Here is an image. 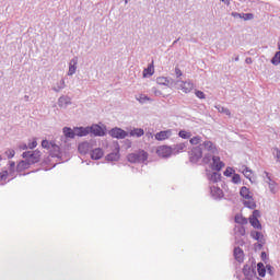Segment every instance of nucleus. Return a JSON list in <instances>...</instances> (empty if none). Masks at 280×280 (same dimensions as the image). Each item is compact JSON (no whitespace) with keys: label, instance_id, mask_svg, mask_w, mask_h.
<instances>
[{"label":"nucleus","instance_id":"obj_36","mask_svg":"<svg viewBox=\"0 0 280 280\" xmlns=\"http://www.w3.org/2000/svg\"><path fill=\"white\" fill-rule=\"evenodd\" d=\"M178 137H180V139H191V131L182 129L178 132Z\"/></svg>","mask_w":280,"mask_h":280},{"label":"nucleus","instance_id":"obj_51","mask_svg":"<svg viewBox=\"0 0 280 280\" xmlns=\"http://www.w3.org/2000/svg\"><path fill=\"white\" fill-rule=\"evenodd\" d=\"M34 151H26L22 153V156L25 159V161H30V158L32 156Z\"/></svg>","mask_w":280,"mask_h":280},{"label":"nucleus","instance_id":"obj_28","mask_svg":"<svg viewBox=\"0 0 280 280\" xmlns=\"http://www.w3.org/2000/svg\"><path fill=\"white\" fill-rule=\"evenodd\" d=\"M129 137H143L145 131L142 128H133L128 132Z\"/></svg>","mask_w":280,"mask_h":280},{"label":"nucleus","instance_id":"obj_45","mask_svg":"<svg viewBox=\"0 0 280 280\" xmlns=\"http://www.w3.org/2000/svg\"><path fill=\"white\" fill-rule=\"evenodd\" d=\"M15 168H16V163L13 161H10L9 162V174H14Z\"/></svg>","mask_w":280,"mask_h":280},{"label":"nucleus","instance_id":"obj_41","mask_svg":"<svg viewBox=\"0 0 280 280\" xmlns=\"http://www.w3.org/2000/svg\"><path fill=\"white\" fill-rule=\"evenodd\" d=\"M232 183H234V185H240V183H242V177L240 176V174H237V173L233 174Z\"/></svg>","mask_w":280,"mask_h":280},{"label":"nucleus","instance_id":"obj_53","mask_svg":"<svg viewBox=\"0 0 280 280\" xmlns=\"http://www.w3.org/2000/svg\"><path fill=\"white\" fill-rule=\"evenodd\" d=\"M219 113H224V115H228V117H231V110L226 107H221V109H219Z\"/></svg>","mask_w":280,"mask_h":280},{"label":"nucleus","instance_id":"obj_64","mask_svg":"<svg viewBox=\"0 0 280 280\" xmlns=\"http://www.w3.org/2000/svg\"><path fill=\"white\" fill-rule=\"evenodd\" d=\"M235 62H240V56L237 55L235 58H234Z\"/></svg>","mask_w":280,"mask_h":280},{"label":"nucleus","instance_id":"obj_2","mask_svg":"<svg viewBox=\"0 0 280 280\" xmlns=\"http://www.w3.org/2000/svg\"><path fill=\"white\" fill-rule=\"evenodd\" d=\"M148 152H145V150H138L133 153H129L127 155V160L129 161V163H145V161H148Z\"/></svg>","mask_w":280,"mask_h":280},{"label":"nucleus","instance_id":"obj_18","mask_svg":"<svg viewBox=\"0 0 280 280\" xmlns=\"http://www.w3.org/2000/svg\"><path fill=\"white\" fill-rule=\"evenodd\" d=\"M28 162L31 165H36V163H40V151L39 150L33 151V153H31Z\"/></svg>","mask_w":280,"mask_h":280},{"label":"nucleus","instance_id":"obj_5","mask_svg":"<svg viewBox=\"0 0 280 280\" xmlns=\"http://www.w3.org/2000/svg\"><path fill=\"white\" fill-rule=\"evenodd\" d=\"M109 137L112 139H126V137H129L128 131L119 128V127H114L108 131Z\"/></svg>","mask_w":280,"mask_h":280},{"label":"nucleus","instance_id":"obj_29","mask_svg":"<svg viewBox=\"0 0 280 280\" xmlns=\"http://www.w3.org/2000/svg\"><path fill=\"white\" fill-rule=\"evenodd\" d=\"M250 237L253 240H255L256 242H264V241H266V238H264V234L261 232L255 231V230L250 232Z\"/></svg>","mask_w":280,"mask_h":280},{"label":"nucleus","instance_id":"obj_43","mask_svg":"<svg viewBox=\"0 0 280 280\" xmlns=\"http://www.w3.org/2000/svg\"><path fill=\"white\" fill-rule=\"evenodd\" d=\"M272 150H273V151H272V154H273L276 161H277L278 163H280V150H279V148H273Z\"/></svg>","mask_w":280,"mask_h":280},{"label":"nucleus","instance_id":"obj_46","mask_svg":"<svg viewBox=\"0 0 280 280\" xmlns=\"http://www.w3.org/2000/svg\"><path fill=\"white\" fill-rule=\"evenodd\" d=\"M195 95H196V97H198L199 100H206V98H207V95L205 94V92H202V91H200V90L195 91Z\"/></svg>","mask_w":280,"mask_h":280},{"label":"nucleus","instance_id":"obj_9","mask_svg":"<svg viewBox=\"0 0 280 280\" xmlns=\"http://www.w3.org/2000/svg\"><path fill=\"white\" fill-rule=\"evenodd\" d=\"M210 194L214 200H222L224 198V191L218 186L210 187Z\"/></svg>","mask_w":280,"mask_h":280},{"label":"nucleus","instance_id":"obj_56","mask_svg":"<svg viewBox=\"0 0 280 280\" xmlns=\"http://www.w3.org/2000/svg\"><path fill=\"white\" fill-rule=\"evenodd\" d=\"M175 75L176 78H180L183 75V71L180 70V68L178 67L175 68Z\"/></svg>","mask_w":280,"mask_h":280},{"label":"nucleus","instance_id":"obj_22","mask_svg":"<svg viewBox=\"0 0 280 280\" xmlns=\"http://www.w3.org/2000/svg\"><path fill=\"white\" fill-rule=\"evenodd\" d=\"M234 259H236L238 264L244 262V249L241 247H234Z\"/></svg>","mask_w":280,"mask_h":280},{"label":"nucleus","instance_id":"obj_40","mask_svg":"<svg viewBox=\"0 0 280 280\" xmlns=\"http://www.w3.org/2000/svg\"><path fill=\"white\" fill-rule=\"evenodd\" d=\"M235 231L237 235H241V237H244V235H246V228H244L243 225L236 226Z\"/></svg>","mask_w":280,"mask_h":280},{"label":"nucleus","instance_id":"obj_24","mask_svg":"<svg viewBox=\"0 0 280 280\" xmlns=\"http://www.w3.org/2000/svg\"><path fill=\"white\" fill-rule=\"evenodd\" d=\"M180 89L184 93H191L194 91V83L191 81H182Z\"/></svg>","mask_w":280,"mask_h":280},{"label":"nucleus","instance_id":"obj_10","mask_svg":"<svg viewBox=\"0 0 280 280\" xmlns=\"http://www.w3.org/2000/svg\"><path fill=\"white\" fill-rule=\"evenodd\" d=\"M187 145H189V142H180L177 144H174L172 148V154H180V152H185L187 150Z\"/></svg>","mask_w":280,"mask_h":280},{"label":"nucleus","instance_id":"obj_39","mask_svg":"<svg viewBox=\"0 0 280 280\" xmlns=\"http://www.w3.org/2000/svg\"><path fill=\"white\" fill-rule=\"evenodd\" d=\"M140 104H145V102H151L152 100L145 95V94H140L139 97L137 98Z\"/></svg>","mask_w":280,"mask_h":280},{"label":"nucleus","instance_id":"obj_14","mask_svg":"<svg viewBox=\"0 0 280 280\" xmlns=\"http://www.w3.org/2000/svg\"><path fill=\"white\" fill-rule=\"evenodd\" d=\"M172 137V129L160 131L155 135L156 141H165V139H170Z\"/></svg>","mask_w":280,"mask_h":280},{"label":"nucleus","instance_id":"obj_11","mask_svg":"<svg viewBox=\"0 0 280 280\" xmlns=\"http://www.w3.org/2000/svg\"><path fill=\"white\" fill-rule=\"evenodd\" d=\"M49 156L52 159H59V161H62V151H60V145L55 144L49 150Z\"/></svg>","mask_w":280,"mask_h":280},{"label":"nucleus","instance_id":"obj_55","mask_svg":"<svg viewBox=\"0 0 280 280\" xmlns=\"http://www.w3.org/2000/svg\"><path fill=\"white\" fill-rule=\"evenodd\" d=\"M260 258H261V261H264L265 264L268 262V254L266 252H261Z\"/></svg>","mask_w":280,"mask_h":280},{"label":"nucleus","instance_id":"obj_31","mask_svg":"<svg viewBox=\"0 0 280 280\" xmlns=\"http://www.w3.org/2000/svg\"><path fill=\"white\" fill-rule=\"evenodd\" d=\"M234 221L236 224H242V226H244V224H248V219H246L242 214H235Z\"/></svg>","mask_w":280,"mask_h":280},{"label":"nucleus","instance_id":"obj_52","mask_svg":"<svg viewBox=\"0 0 280 280\" xmlns=\"http://www.w3.org/2000/svg\"><path fill=\"white\" fill-rule=\"evenodd\" d=\"M265 244H266V241H261V242L255 243L254 246L255 248H258V250H261Z\"/></svg>","mask_w":280,"mask_h":280},{"label":"nucleus","instance_id":"obj_6","mask_svg":"<svg viewBox=\"0 0 280 280\" xmlns=\"http://www.w3.org/2000/svg\"><path fill=\"white\" fill-rule=\"evenodd\" d=\"M255 260L252 261V265H244L243 267V275L245 278L253 279V277H257V270L255 266Z\"/></svg>","mask_w":280,"mask_h":280},{"label":"nucleus","instance_id":"obj_13","mask_svg":"<svg viewBox=\"0 0 280 280\" xmlns=\"http://www.w3.org/2000/svg\"><path fill=\"white\" fill-rule=\"evenodd\" d=\"M156 83L162 85V86H168V88L174 86V80L170 79L167 77H159L156 79Z\"/></svg>","mask_w":280,"mask_h":280},{"label":"nucleus","instance_id":"obj_38","mask_svg":"<svg viewBox=\"0 0 280 280\" xmlns=\"http://www.w3.org/2000/svg\"><path fill=\"white\" fill-rule=\"evenodd\" d=\"M56 143L49 142L48 140H43L42 141V148L45 150H51Z\"/></svg>","mask_w":280,"mask_h":280},{"label":"nucleus","instance_id":"obj_4","mask_svg":"<svg viewBox=\"0 0 280 280\" xmlns=\"http://www.w3.org/2000/svg\"><path fill=\"white\" fill-rule=\"evenodd\" d=\"M259 218H261V212L259 210H254L249 217V224L253 226V229L261 231V222H259Z\"/></svg>","mask_w":280,"mask_h":280},{"label":"nucleus","instance_id":"obj_17","mask_svg":"<svg viewBox=\"0 0 280 280\" xmlns=\"http://www.w3.org/2000/svg\"><path fill=\"white\" fill-rule=\"evenodd\" d=\"M74 131H75L77 137H86V136L91 135L90 126H88V127H75Z\"/></svg>","mask_w":280,"mask_h":280},{"label":"nucleus","instance_id":"obj_26","mask_svg":"<svg viewBox=\"0 0 280 280\" xmlns=\"http://www.w3.org/2000/svg\"><path fill=\"white\" fill-rule=\"evenodd\" d=\"M242 172V174L247 178L248 180H253V170H250L248 166L243 165L242 168L238 171Z\"/></svg>","mask_w":280,"mask_h":280},{"label":"nucleus","instance_id":"obj_61","mask_svg":"<svg viewBox=\"0 0 280 280\" xmlns=\"http://www.w3.org/2000/svg\"><path fill=\"white\" fill-rule=\"evenodd\" d=\"M27 145L25 143L20 144V150H27Z\"/></svg>","mask_w":280,"mask_h":280},{"label":"nucleus","instance_id":"obj_63","mask_svg":"<svg viewBox=\"0 0 280 280\" xmlns=\"http://www.w3.org/2000/svg\"><path fill=\"white\" fill-rule=\"evenodd\" d=\"M25 102H30V95L24 96Z\"/></svg>","mask_w":280,"mask_h":280},{"label":"nucleus","instance_id":"obj_48","mask_svg":"<svg viewBox=\"0 0 280 280\" xmlns=\"http://www.w3.org/2000/svg\"><path fill=\"white\" fill-rule=\"evenodd\" d=\"M233 172H235L232 167H226V170L223 172V175L230 178V176H233Z\"/></svg>","mask_w":280,"mask_h":280},{"label":"nucleus","instance_id":"obj_30","mask_svg":"<svg viewBox=\"0 0 280 280\" xmlns=\"http://www.w3.org/2000/svg\"><path fill=\"white\" fill-rule=\"evenodd\" d=\"M143 78H150L154 75V65L150 63L148 68L143 70Z\"/></svg>","mask_w":280,"mask_h":280},{"label":"nucleus","instance_id":"obj_37","mask_svg":"<svg viewBox=\"0 0 280 280\" xmlns=\"http://www.w3.org/2000/svg\"><path fill=\"white\" fill-rule=\"evenodd\" d=\"M271 65H275V67H278V65H280V50H278L271 58Z\"/></svg>","mask_w":280,"mask_h":280},{"label":"nucleus","instance_id":"obj_57","mask_svg":"<svg viewBox=\"0 0 280 280\" xmlns=\"http://www.w3.org/2000/svg\"><path fill=\"white\" fill-rule=\"evenodd\" d=\"M264 174L266 175L268 183H275V180H272V177H270V173L265 171Z\"/></svg>","mask_w":280,"mask_h":280},{"label":"nucleus","instance_id":"obj_33","mask_svg":"<svg viewBox=\"0 0 280 280\" xmlns=\"http://www.w3.org/2000/svg\"><path fill=\"white\" fill-rule=\"evenodd\" d=\"M67 86V84H65V79H61L54 88L52 91H55V93H60V91H62V89H65Z\"/></svg>","mask_w":280,"mask_h":280},{"label":"nucleus","instance_id":"obj_23","mask_svg":"<svg viewBox=\"0 0 280 280\" xmlns=\"http://www.w3.org/2000/svg\"><path fill=\"white\" fill-rule=\"evenodd\" d=\"M65 139H75V129H71V127H63L62 128Z\"/></svg>","mask_w":280,"mask_h":280},{"label":"nucleus","instance_id":"obj_1","mask_svg":"<svg viewBox=\"0 0 280 280\" xmlns=\"http://www.w3.org/2000/svg\"><path fill=\"white\" fill-rule=\"evenodd\" d=\"M215 156H218V147L211 140H205L202 144L188 150L189 163L192 165H199L200 161L202 165H210Z\"/></svg>","mask_w":280,"mask_h":280},{"label":"nucleus","instance_id":"obj_19","mask_svg":"<svg viewBox=\"0 0 280 280\" xmlns=\"http://www.w3.org/2000/svg\"><path fill=\"white\" fill-rule=\"evenodd\" d=\"M59 108H67V106H71V98L69 96H60L58 98Z\"/></svg>","mask_w":280,"mask_h":280},{"label":"nucleus","instance_id":"obj_8","mask_svg":"<svg viewBox=\"0 0 280 280\" xmlns=\"http://www.w3.org/2000/svg\"><path fill=\"white\" fill-rule=\"evenodd\" d=\"M209 165L213 172H222V167H224L225 164L220 160L219 155H215Z\"/></svg>","mask_w":280,"mask_h":280},{"label":"nucleus","instance_id":"obj_54","mask_svg":"<svg viewBox=\"0 0 280 280\" xmlns=\"http://www.w3.org/2000/svg\"><path fill=\"white\" fill-rule=\"evenodd\" d=\"M36 145H38V142L36 141V139H34L32 142H30L27 144L30 150H34V148H36Z\"/></svg>","mask_w":280,"mask_h":280},{"label":"nucleus","instance_id":"obj_34","mask_svg":"<svg viewBox=\"0 0 280 280\" xmlns=\"http://www.w3.org/2000/svg\"><path fill=\"white\" fill-rule=\"evenodd\" d=\"M257 272L259 277L261 278L266 277V266H264V262L257 264Z\"/></svg>","mask_w":280,"mask_h":280},{"label":"nucleus","instance_id":"obj_60","mask_svg":"<svg viewBox=\"0 0 280 280\" xmlns=\"http://www.w3.org/2000/svg\"><path fill=\"white\" fill-rule=\"evenodd\" d=\"M245 62H246V65H253V58L247 57V58L245 59Z\"/></svg>","mask_w":280,"mask_h":280},{"label":"nucleus","instance_id":"obj_21","mask_svg":"<svg viewBox=\"0 0 280 280\" xmlns=\"http://www.w3.org/2000/svg\"><path fill=\"white\" fill-rule=\"evenodd\" d=\"M78 70V58L74 57L70 60L69 62V71H68V75H73L75 74V71Z\"/></svg>","mask_w":280,"mask_h":280},{"label":"nucleus","instance_id":"obj_58","mask_svg":"<svg viewBox=\"0 0 280 280\" xmlns=\"http://www.w3.org/2000/svg\"><path fill=\"white\" fill-rule=\"evenodd\" d=\"M231 16H233L234 19H242V13L238 12H232Z\"/></svg>","mask_w":280,"mask_h":280},{"label":"nucleus","instance_id":"obj_25","mask_svg":"<svg viewBox=\"0 0 280 280\" xmlns=\"http://www.w3.org/2000/svg\"><path fill=\"white\" fill-rule=\"evenodd\" d=\"M106 161L113 162V161H119V144L116 147V151L109 153L106 155Z\"/></svg>","mask_w":280,"mask_h":280},{"label":"nucleus","instance_id":"obj_20","mask_svg":"<svg viewBox=\"0 0 280 280\" xmlns=\"http://www.w3.org/2000/svg\"><path fill=\"white\" fill-rule=\"evenodd\" d=\"M240 196L245 200H253V194L250 192V189H248V187L246 186L241 187Z\"/></svg>","mask_w":280,"mask_h":280},{"label":"nucleus","instance_id":"obj_49","mask_svg":"<svg viewBox=\"0 0 280 280\" xmlns=\"http://www.w3.org/2000/svg\"><path fill=\"white\" fill-rule=\"evenodd\" d=\"M9 172L8 171H2L0 173V183H2V180H8V176H9Z\"/></svg>","mask_w":280,"mask_h":280},{"label":"nucleus","instance_id":"obj_32","mask_svg":"<svg viewBox=\"0 0 280 280\" xmlns=\"http://www.w3.org/2000/svg\"><path fill=\"white\" fill-rule=\"evenodd\" d=\"M209 180H211V183H220V180H222V174L217 172H213L210 176H209Z\"/></svg>","mask_w":280,"mask_h":280},{"label":"nucleus","instance_id":"obj_62","mask_svg":"<svg viewBox=\"0 0 280 280\" xmlns=\"http://www.w3.org/2000/svg\"><path fill=\"white\" fill-rule=\"evenodd\" d=\"M222 1V3H224L225 5H230L231 4V0H220Z\"/></svg>","mask_w":280,"mask_h":280},{"label":"nucleus","instance_id":"obj_35","mask_svg":"<svg viewBox=\"0 0 280 280\" xmlns=\"http://www.w3.org/2000/svg\"><path fill=\"white\" fill-rule=\"evenodd\" d=\"M244 207L247 209H257V203L255 202V199H248L243 202Z\"/></svg>","mask_w":280,"mask_h":280},{"label":"nucleus","instance_id":"obj_7","mask_svg":"<svg viewBox=\"0 0 280 280\" xmlns=\"http://www.w3.org/2000/svg\"><path fill=\"white\" fill-rule=\"evenodd\" d=\"M156 154L158 156H160L161 159H170V156H172V147L170 145H160L156 149Z\"/></svg>","mask_w":280,"mask_h":280},{"label":"nucleus","instance_id":"obj_42","mask_svg":"<svg viewBox=\"0 0 280 280\" xmlns=\"http://www.w3.org/2000/svg\"><path fill=\"white\" fill-rule=\"evenodd\" d=\"M242 19L245 21H253L255 19V14L253 13H242Z\"/></svg>","mask_w":280,"mask_h":280},{"label":"nucleus","instance_id":"obj_15","mask_svg":"<svg viewBox=\"0 0 280 280\" xmlns=\"http://www.w3.org/2000/svg\"><path fill=\"white\" fill-rule=\"evenodd\" d=\"M90 155L93 161H100V159L104 156V150H102V148L92 149Z\"/></svg>","mask_w":280,"mask_h":280},{"label":"nucleus","instance_id":"obj_16","mask_svg":"<svg viewBox=\"0 0 280 280\" xmlns=\"http://www.w3.org/2000/svg\"><path fill=\"white\" fill-rule=\"evenodd\" d=\"M30 160H21L16 165V172H25V170H30L31 166Z\"/></svg>","mask_w":280,"mask_h":280},{"label":"nucleus","instance_id":"obj_44","mask_svg":"<svg viewBox=\"0 0 280 280\" xmlns=\"http://www.w3.org/2000/svg\"><path fill=\"white\" fill-rule=\"evenodd\" d=\"M7 159H14V154H16V152L14 151V149H9L4 152Z\"/></svg>","mask_w":280,"mask_h":280},{"label":"nucleus","instance_id":"obj_27","mask_svg":"<svg viewBox=\"0 0 280 280\" xmlns=\"http://www.w3.org/2000/svg\"><path fill=\"white\" fill-rule=\"evenodd\" d=\"M189 143L192 145V148H198V145H202L205 141H202V137L195 136L192 138H189Z\"/></svg>","mask_w":280,"mask_h":280},{"label":"nucleus","instance_id":"obj_3","mask_svg":"<svg viewBox=\"0 0 280 280\" xmlns=\"http://www.w3.org/2000/svg\"><path fill=\"white\" fill-rule=\"evenodd\" d=\"M90 135L93 137H106V126L93 124L90 126Z\"/></svg>","mask_w":280,"mask_h":280},{"label":"nucleus","instance_id":"obj_12","mask_svg":"<svg viewBox=\"0 0 280 280\" xmlns=\"http://www.w3.org/2000/svg\"><path fill=\"white\" fill-rule=\"evenodd\" d=\"M80 154H89L93 150V144L91 142H81L78 147Z\"/></svg>","mask_w":280,"mask_h":280},{"label":"nucleus","instance_id":"obj_47","mask_svg":"<svg viewBox=\"0 0 280 280\" xmlns=\"http://www.w3.org/2000/svg\"><path fill=\"white\" fill-rule=\"evenodd\" d=\"M269 189L271 191V194H277V183L276 182H269Z\"/></svg>","mask_w":280,"mask_h":280},{"label":"nucleus","instance_id":"obj_59","mask_svg":"<svg viewBox=\"0 0 280 280\" xmlns=\"http://www.w3.org/2000/svg\"><path fill=\"white\" fill-rule=\"evenodd\" d=\"M125 144H126V148H127V149L132 148V141L129 140V139H126V140H125Z\"/></svg>","mask_w":280,"mask_h":280},{"label":"nucleus","instance_id":"obj_50","mask_svg":"<svg viewBox=\"0 0 280 280\" xmlns=\"http://www.w3.org/2000/svg\"><path fill=\"white\" fill-rule=\"evenodd\" d=\"M266 271L268 272V275H270V277H275V267H272L271 265L266 266Z\"/></svg>","mask_w":280,"mask_h":280}]
</instances>
